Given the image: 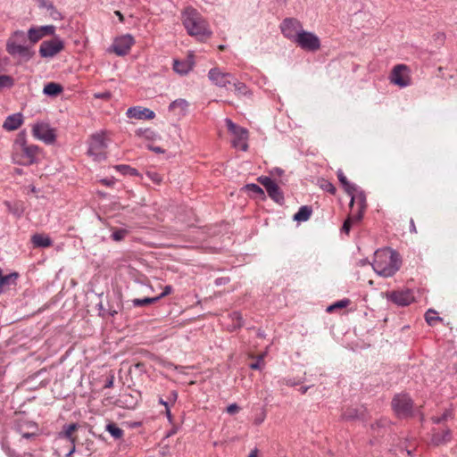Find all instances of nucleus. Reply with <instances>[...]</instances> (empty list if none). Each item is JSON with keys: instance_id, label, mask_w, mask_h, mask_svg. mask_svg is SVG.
Segmentation results:
<instances>
[{"instance_id": "f257e3e1", "label": "nucleus", "mask_w": 457, "mask_h": 457, "mask_svg": "<svg viewBox=\"0 0 457 457\" xmlns=\"http://www.w3.org/2000/svg\"><path fill=\"white\" fill-rule=\"evenodd\" d=\"M181 21L187 33L198 41L204 42L212 35L207 21L194 7L185 8L181 13Z\"/></svg>"}, {"instance_id": "f03ea898", "label": "nucleus", "mask_w": 457, "mask_h": 457, "mask_svg": "<svg viewBox=\"0 0 457 457\" xmlns=\"http://www.w3.org/2000/svg\"><path fill=\"white\" fill-rule=\"evenodd\" d=\"M371 265L378 275L388 278L400 270L402 259L396 251L391 248H383L375 252Z\"/></svg>"}, {"instance_id": "7ed1b4c3", "label": "nucleus", "mask_w": 457, "mask_h": 457, "mask_svg": "<svg viewBox=\"0 0 457 457\" xmlns=\"http://www.w3.org/2000/svg\"><path fill=\"white\" fill-rule=\"evenodd\" d=\"M39 151L37 145L28 144L26 132L21 131L12 145V160L19 165L29 166L37 162V156Z\"/></svg>"}, {"instance_id": "20e7f679", "label": "nucleus", "mask_w": 457, "mask_h": 457, "mask_svg": "<svg viewBox=\"0 0 457 457\" xmlns=\"http://www.w3.org/2000/svg\"><path fill=\"white\" fill-rule=\"evenodd\" d=\"M107 143L104 132L93 134L88 142L87 154L96 162H101L106 159Z\"/></svg>"}, {"instance_id": "39448f33", "label": "nucleus", "mask_w": 457, "mask_h": 457, "mask_svg": "<svg viewBox=\"0 0 457 457\" xmlns=\"http://www.w3.org/2000/svg\"><path fill=\"white\" fill-rule=\"evenodd\" d=\"M228 130L233 135L232 145L236 148H240L243 151L248 149V131L246 129L242 128L234 123L230 119L225 120Z\"/></svg>"}, {"instance_id": "423d86ee", "label": "nucleus", "mask_w": 457, "mask_h": 457, "mask_svg": "<svg viewBox=\"0 0 457 457\" xmlns=\"http://www.w3.org/2000/svg\"><path fill=\"white\" fill-rule=\"evenodd\" d=\"M392 408L399 418H408L412 416L413 402L406 394L395 395L392 400Z\"/></svg>"}, {"instance_id": "0eeeda50", "label": "nucleus", "mask_w": 457, "mask_h": 457, "mask_svg": "<svg viewBox=\"0 0 457 457\" xmlns=\"http://www.w3.org/2000/svg\"><path fill=\"white\" fill-rule=\"evenodd\" d=\"M390 82L400 87H406L411 85V79L410 69L405 64L395 65L389 76Z\"/></svg>"}, {"instance_id": "6e6552de", "label": "nucleus", "mask_w": 457, "mask_h": 457, "mask_svg": "<svg viewBox=\"0 0 457 457\" xmlns=\"http://www.w3.org/2000/svg\"><path fill=\"white\" fill-rule=\"evenodd\" d=\"M294 43L302 49L310 52H315L320 48V40L318 36L304 29L298 35V37Z\"/></svg>"}, {"instance_id": "1a4fd4ad", "label": "nucleus", "mask_w": 457, "mask_h": 457, "mask_svg": "<svg viewBox=\"0 0 457 457\" xmlns=\"http://www.w3.org/2000/svg\"><path fill=\"white\" fill-rule=\"evenodd\" d=\"M281 32L285 37L295 42L303 31L302 23L295 18L285 19L280 25Z\"/></svg>"}, {"instance_id": "9d476101", "label": "nucleus", "mask_w": 457, "mask_h": 457, "mask_svg": "<svg viewBox=\"0 0 457 457\" xmlns=\"http://www.w3.org/2000/svg\"><path fill=\"white\" fill-rule=\"evenodd\" d=\"M209 80L219 87H226L234 81V75L230 72L223 71L219 67H213L208 71Z\"/></svg>"}, {"instance_id": "9b49d317", "label": "nucleus", "mask_w": 457, "mask_h": 457, "mask_svg": "<svg viewBox=\"0 0 457 457\" xmlns=\"http://www.w3.org/2000/svg\"><path fill=\"white\" fill-rule=\"evenodd\" d=\"M32 135L35 138L47 145L54 144L56 139L54 129L46 123H37L32 128Z\"/></svg>"}, {"instance_id": "f8f14e48", "label": "nucleus", "mask_w": 457, "mask_h": 457, "mask_svg": "<svg viewBox=\"0 0 457 457\" xmlns=\"http://www.w3.org/2000/svg\"><path fill=\"white\" fill-rule=\"evenodd\" d=\"M258 181L265 187L269 196L276 203L282 204L284 203V195L278 186L273 179L267 176H261Z\"/></svg>"}, {"instance_id": "ddd939ff", "label": "nucleus", "mask_w": 457, "mask_h": 457, "mask_svg": "<svg viewBox=\"0 0 457 457\" xmlns=\"http://www.w3.org/2000/svg\"><path fill=\"white\" fill-rule=\"evenodd\" d=\"M64 48L62 40L59 37H54L51 40L43 41L39 47V54L41 57L49 58L54 57Z\"/></svg>"}, {"instance_id": "4468645a", "label": "nucleus", "mask_w": 457, "mask_h": 457, "mask_svg": "<svg viewBox=\"0 0 457 457\" xmlns=\"http://www.w3.org/2000/svg\"><path fill=\"white\" fill-rule=\"evenodd\" d=\"M134 43L135 40L133 37L129 34H127L120 37H117L113 41L111 48L112 52H114L117 55L124 56L129 54Z\"/></svg>"}, {"instance_id": "2eb2a0df", "label": "nucleus", "mask_w": 457, "mask_h": 457, "mask_svg": "<svg viewBox=\"0 0 457 457\" xmlns=\"http://www.w3.org/2000/svg\"><path fill=\"white\" fill-rule=\"evenodd\" d=\"M387 299L398 306H407L414 300L410 290L393 291L387 294Z\"/></svg>"}, {"instance_id": "dca6fc26", "label": "nucleus", "mask_w": 457, "mask_h": 457, "mask_svg": "<svg viewBox=\"0 0 457 457\" xmlns=\"http://www.w3.org/2000/svg\"><path fill=\"white\" fill-rule=\"evenodd\" d=\"M452 431L449 428H445L442 430L433 428L431 436V444L434 446L445 445L452 440Z\"/></svg>"}, {"instance_id": "f3484780", "label": "nucleus", "mask_w": 457, "mask_h": 457, "mask_svg": "<svg viewBox=\"0 0 457 457\" xmlns=\"http://www.w3.org/2000/svg\"><path fill=\"white\" fill-rule=\"evenodd\" d=\"M126 114L129 118L137 120H152L155 117V113L152 110L140 106L129 108Z\"/></svg>"}, {"instance_id": "a211bd4d", "label": "nucleus", "mask_w": 457, "mask_h": 457, "mask_svg": "<svg viewBox=\"0 0 457 457\" xmlns=\"http://www.w3.org/2000/svg\"><path fill=\"white\" fill-rule=\"evenodd\" d=\"M6 51L12 56H20L25 60H29L34 55V52L30 49V46L26 45L12 46Z\"/></svg>"}, {"instance_id": "6ab92c4d", "label": "nucleus", "mask_w": 457, "mask_h": 457, "mask_svg": "<svg viewBox=\"0 0 457 457\" xmlns=\"http://www.w3.org/2000/svg\"><path fill=\"white\" fill-rule=\"evenodd\" d=\"M351 196L349 206L351 209L353 208L354 204L357 205L358 210L365 212L367 208V201L365 193L357 187V191L349 195Z\"/></svg>"}, {"instance_id": "aec40b11", "label": "nucleus", "mask_w": 457, "mask_h": 457, "mask_svg": "<svg viewBox=\"0 0 457 457\" xmlns=\"http://www.w3.org/2000/svg\"><path fill=\"white\" fill-rule=\"evenodd\" d=\"M23 122L22 114L18 112L9 115L4 124L3 128L8 131H12L21 127Z\"/></svg>"}, {"instance_id": "412c9836", "label": "nucleus", "mask_w": 457, "mask_h": 457, "mask_svg": "<svg viewBox=\"0 0 457 457\" xmlns=\"http://www.w3.org/2000/svg\"><path fill=\"white\" fill-rule=\"evenodd\" d=\"M31 242L34 247H49L53 245V241L49 236L46 234L37 233L31 237Z\"/></svg>"}, {"instance_id": "4be33fe9", "label": "nucleus", "mask_w": 457, "mask_h": 457, "mask_svg": "<svg viewBox=\"0 0 457 457\" xmlns=\"http://www.w3.org/2000/svg\"><path fill=\"white\" fill-rule=\"evenodd\" d=\"M27 42V36L21 30L15 31L7 40L6 49L11 48V45L12 46H21L25 45Z\"/></svg>"}, {"instance_id": "5701e85b", "label": "nucleus", "mask_w": 457, "mask_h": 457, "mask_svg": "<svg viewBox=\"0 0 457 457\" xmlns=\"http://www.w3.org/2000/svg\"><path fill=\"white\" fill-rule=\"evenodd\" d=\"M18 277L19 275L17 272H12L8 275H3V271L0 269V293H2L5 287L11 285H15Z\"/></svg>"}, {"instance_id": "b1692460", "label": "nucleus", "mask_w": 457, "mask_h": 457, "mask_svg": "<svg viewBox=\"0 0 457 457\" xmlns=\"http://www.w3.org/2000/svg\"><path fill=\"white\" fill-rule=\"evenodd\" d=\"M15 430L18 433H23V431L38 430V427L34 421L21 419L16 421Z\"/></svg>"}, {"instance_id": "393cba45", "label": "nucleus", "mask_w": 457, "mask_h": 457, "mask_svg": "<svg viewBox=\"0 0 457 457\" xmlns=\"http://www.w3.org/2000/svg\"><path fill=\"white\" fill-rule=\"evenodd\" d=\"M337 179L347 195L357 191V186L349 182L342 170L337 171Z\"/></svg>"}, {"instance_id": "a878e982", "label": "nucleus", "mask_w": 457, "mask_h": 457, "mask_svg": "<svg viewBox=\"0 0 457 457\" xmlns=\"http://www.w3.org/2000/svg\"><path fill=\"white\" fill-rule=\"evenodd\" d=\"M312 213V209L311 206L303 205L301 206L298 212L294 215V220L296 221H306L310 219Z\"/></svg>"}, {"instance_id": "bb28decb", "label": "nucleus", "mask_w": 457, "mask_h": 457, "mask_svg": "<svg viewBox=\"0 0 457 457\" xmlns=\"http://www.w3.org/2000/svg\"><path fill=\"white\" fill-rule=\"evenodd\" d=\"M78 428H79V424H77V423H71V424L64 425L62 427V430L61 432H59L58 436L60 438H64L66 440L71 439V437L75 436L73 434Z\"/></svg>"}, {"instance_id": "cd10ccee", "label": "nucleus", "mask_w": 457, "mask_h": 457, "mask_svg": "<svg viewBox=\"0 0 457 457\" xmlns=\"http://www.w3.org/2000/svg\"><path fill=\"white\" fill-rule=\"evenodd\" d=\"M62 90L63 87L62 85L55 82H49L44 87L43 93L49 96H56L62 93Z\"/></svg>"}, {"instance_id": "c85d7f7f", "label": "nucleus", "mask_w": 457, "mask_h": 457, "mask_svg": "<svg viewBox=\"0 0 457 457\" xmlns=\"http://www.w3.org/2000/svg\"><path fill=\"white\" fill-rule=\"evenodd\" d=\"M363 415L364 411H360L356 408H348L343 412L342 419L345 420H353L363 419Z\"/></svg>"}, {"instance_id": "c756f323", "label": "nucleus", "mask_w": 457, "mask_h": 457, "mask_svg": "<svg viewBox=\"0 0 457 457\" xmlns=\"http://www.w3.org/2000/svg\"><path fill=\"white\" fill-rule=\"evenodd\" d=\"M173 70L177 73L184 75L191 70V65L186 61L174 60Z\"/></svg>"}, {"instance_id": "7c9ffc66", "label": "nucleus", "mask_w": 457, "mask_h": 457, "mask_svg": "<svg viewBox=\"0 0 457 457\" xmlns=\"http://www.w3.org/2000/svg\"><path fill=\"white\" fill-rule=\"evenodd\" d=\"M234 87L235 94L237 96H246L249 93L246 85L234 77V81L231 83Z\"/></svg>"}, {"instance_id": "2f4dec72", "label": "nucleus", "mask_w": 457, "mask_h": 457, "mask_svg": "<svg viewBox=\"0 0 457 457\" xmlns=\"http://www.w3.org/2000/svg\"><path fill=\"white\" fill-rule=\"evenodd\" d=\"M106 430L115 439H120L124 435V431L113 422L107 424Z\"/></svg>"}, {"instance_id": "473e14b6", "label": "nucleus", "mask_w": 457, "mask_h": 457, "mask_svg": "<svg viewBox=\"0 0 457 457\" xmlns=\"http://www.w3.org/2000/svg\"><path fill=\"white\" fill-rule=\"evenodd\" d=\"M188 106V103L182 98L176 99L173 102H171L169 105L170 111H175L176 109H179L182 112H185Z\"/></svg>"}, {"instance_id": "72a5a7b5", "label": "nucleus", "mask_w": 457, "mask_h": 457, "mask_svg": "<svg viewBox=\"0 0 457 457\" xmlns=\"http://www.w3.org/2000/svg\"><path fill=\"white\" fill-rule=\"evenodd\" d=\"M425 320L429 326H434L436 321H441L442 318L437 316L435 310L429 309L425 313Z\"/></svg>"}, {"instance_id": "f704fd0d", "label": "nucleus", "mask_w": 457, "mask_h": 457, "mask_svg": "<svg viewBox=\"0 0 457 457\" xmlns=\"http://www.w3.org/2000/svg\"><path fill=\"white\" fill-rule=\"evenodd\" d=\"M160 300V297H145V298H142V299H134L132 301L133 303V305L136 306V307H142V306H145V305H148V304H151V303H154L156 302H158Z\"/></svg>"}, {"instance_id": "c9c22d12", "label": "nucleus", "mask_w": 457, "mask_h": 457, "mask_svg": "<svg viewBox=\"0 0 457 457\" xmlns=\"http://www.w3.org/2000/svg\"><path fill=\"white\" fill-rule=\"evenodd\" d=\"M245 188L249 194H251L253 195L260 196V197L264 196V191L262 190V188L261 187H259L256 184H247L245 187Z\"/></svg>"}, {"instance_id": "e433bc0d", "label": "nucleus", "mask_w": 457, "mask_h": 457, "mask_svg": "<svg viewBox=\"0 0 457 457\" xmlns=\"http://www.w3.org/2000/svg\"><path fill=\"white\" fill-rule=\"evenodd\" d=\"M229 318L231 319L233 324L232 327L234 329L239 328L243 326V317L240 312H233L229 314Z\"/></svg>"}, {"instance_id": "4c0bfd02", "label": "nucleus", "mask_w": 457, "mask_h": 457, "mask_svg": "<svg viewBox=\"0 0 457 457\" xmlns=\"http://www.w3.org/2000/svg\"><path fill=\"white\" fill-rule=\"evenodd\" d=\"M28 38L31 44H35L39 41L43 37L38 28H30L28 31Z\"/></svg>"}, {"instance_id": "58836bf2", "label": "nucleus", "mask_w": 457, "mask_h": 457, "mask_svg": "<svg viewBox=\"0 0 457 457\" xmlns=\"http://www.w3.org/2000/svg\"><path fill=\"white\" fill-rule=\"evenodd\" d=\"M319 186H320V187L322 190H324V191H326V192H328V193H330V194H331V195H334L336 194V192H337V188H336V187H335V186H334L330 181H328V180H327V179H320V180L319 181Z\"/></svg>"}, {"instance_id": "ea45409f", "label": "nucleus", "mask_w": 457, "mask_h": 457, "mask_svg": "<svg viewBox=\"0 0 457 457\" xmlns=\"http://www.w3.org/2000/svg\"><path fill=\"white\" fill-rule=\"evenodd\" d=\"M115 168L117 170H119L120 172H121L124 175H130V176L138 175V171L135 168H132L129 165L120 164V165H117Z\"/></svg>"}, {"instance_id": "a19ab883", "label": "nucleus", "mask_w": 457, "mask_h": 457, "mask_svg": "<svg viewBox=\"0 0 457 457\" xmlns=\"http://www.w3.org/2000/svg\"><path fill=\"white\" fill-rule=\"evenodd\" d=\"M452 418H453L452 410H445V412L441 416H438V417L434 416L431 418V420L434 424H440V423L446 421L448 419H452Z\"/></svg>"}, {"instance_id": "79ce46f5", "label": "nucleus", "mask_w": 457, "mask_h": 457, "mask_svg": "<svg viewBox=\"0 0 457 457\" xmlns=\"http://www.w3.org/2000/svg\"><path fill=\"white\" fill-rule=\"evenodd\" d=\"M363 213L364 212L361 211V210H358L356 209L353 210V208L352 209V213L348 216V220H351V222L353 224H355V223H358L361 220L362 217H363Z\"/></svg>"}, {"instance_id": "37998d69", "label": "nucleus", "mask_w": 457, "mask_h": 457, "mask_svg": "<svg viewBox=\"0 0 457 457\" xmlns=\"http://www.w3.org/2000/svg\"><path fill=\"white\" fill-rule=\"evenodd\" d=\"M14 85V79L8 75L0 76V90L4 87H12Z\"/></svg>"}, {"instance_id": "c03bdc74", "label": "nucleus", "mask_w": 457, "mask_h": 457, "mask_svg": "<svg viewBox=\"0 0 457 457\" xmlns=\"http://www.w3.org/2000/svg\"><path fill=\"white\" fill-rule=\"evenodd\" d=\"M349 304H350V300L349 299H343V300L337 301L335 303L329 305L327 308V312H331L335 309L345 308V307L348 306Z\"/></svg>"}, {"instance_id": "a18cd8bd", "label": "nucleus", "mask_w": 457, "mask_h": 457, "mask_svg": "<svg viewBox=\"0 0 457 457\" xmlns=\"http://www.w3.org/2000/svg\"><path fill=\"white\" fill-rule=\"evenodd\" d=\"M128 235V230L123 228L115 229L112 231L111 237L114 241H121L125 238V237Z\"/></svg>"}, {"instance_id": "49530a36", "label": "nucleus", "mask_w": 457, "mask_h": 457, "mask_svg": "<svg viewBox=\"0 0 457 457\" xmlns=\"http://www.w3.org/2000/svg\"><path fill=\"white\" fill-rule=\"evenodd\" d=\"M145 175L156 185L161 184L162 181V176L154 170H147Z\"/></svg>"}, {"instance_id": "de8ad7c7", "label": "nucleus", "mask_w": 457, "mask_h": 457, "mask_svg": "<svg viewBox=\"0 0 457 457\" xmlns=\"http://www.w3.org/2000/svg\"><path fill=\"white\" fill-rule=\"evenodd\" d=\"M265 353L260 354L257 356V359L254 362L251 363L250 364V368L252 370H262L263 367H264V357H265Z\"/></svg>"}, {"instance_id": "09e8293b", "label": "nucleus", "mask_w": 457, "mask_h": 457, "mask_svg": "<svg viewBox=\"0 0 457 457\" xmlns=\"http://www.w3.org/2000/svg\"><path fill=\"white\" fill-rule=\"evenodd\" d=\"M40 33L42 34V37L47 36V35H54L55 32V27L54 25H46L41 26L38 28Z\"/></svg>"}, {"instance_id": "8fccbe9b", "label": "nucleus", "mask_w": 457, "mask_h": 457, "mask_svg": "<svg viewBox=\"0 0 457 457\" xmlns=\"http://www.w3.org/2000/svg\"><path fill=\"white\" fill-rule=\"evenodd\" d=\"M121 305L120 302H117L116 306L109 303V308L107 309V314L113 317L120 311Z\"/></svg>"}, {"instance_id": "3c124183", "label": "nucleus", "mask_w": 457, "mask_h": 457, "mask_svg": "<svg viewBox=\"0 0 457 457\" xmlns=\"http://www.w3.org/2000/svg\"><path fill=\"white\" fill-rule=\"evenodd\" d=\"M266 419V411L265 409H262V411L255 415L253 420V424L256 426L261 425Z\"/></svg>"}, {"instance_id": "603ef678", "label": "nucleus", "mask_w": 457, "mask_h": 457, "mask_svg": "<svg viewBox=\"0 0 457 457\" xmlns=\"http://www.w3.org/2000/svg\"><path fill=\"white\" fill-rule=\"evenodd\" d=\"M47 11L49 12L50 17L54 21H59L62 19L61 12L54 7V4L52 5V8H49Z\"/></svg>"}, {"instance_id": "864d4df0", "label": "nucleus", "mask_w": 457, "mask_h": 457, "mask_svg": "<svg viewBox=\"0 0 457 457\" xmlns=\"http://www.w3.org/2000/svg\"><path fill=\"white\" fill-rule=\"evenodd\" d=\"M35 1L39 8H45L46 10H48L49 8H52V5L54 4L49 0H35Z\"/></svg>"}, {"instance_id": "5fc2aeb1", "label": "nucleus", "mask_w": 457, "mask_h": 457, "mask_svg": "<svg viewBox=\"0 0 457 457\" xmlns=\"http://www.w3.org/2000/svg\"><path fill=\"white\" fill-rule=\"evenodd\" d=\"M388 425L386 419H381L371 425V428L375 430L377 428H386Z\"/></svg>"}, {"instance_id": "6e6d98bb", "label": "nucleus", "mask_w": 457, "mask_h": 457, "mask_svg": "<svg viewBox=\"0 0 457 457\" xmlns=\"http://www.w3.org/2000/svg\"><path fill=\"white\" fill-rule=\"evenodd\" d=\"M23 438L31 439L37 436V430L31 431H23V433H20Z\"/></svg>"}, {"instance_id": "4d7b16f0", "label": "nucleus", "mask_w": 457, "mask_h": 457, "mask_svg": "<svg viewBox=\"0 0 457 457\" xmlns=\"http://www.w3.org/2000/svg\"><path fill=\"white\" fill-rule=\"evenodd\" d=\"M239 410L240 407L237 403H231L227 407V412L230 415L237 413Z\"/></svg>"}, {"instance_id": "13d9d810", "label": "nucleus", "mask_w": 457, "mask_h": 457, "mask_svg": "<svg viewBox=\"0 0 457 457\" xmlns=\"http://www.w3.org/2000/svg\"><path fill=\"white\" fill-rule=\"evenodd\" d=\"M352 225L353 224L351 222V220L346 219L342 226V232L349 234Z\"/></svg>"}, {"instance_id": "bf43d9fd", "label": "nucleus", "mask_w": 457, "mask_h": 457, "mask_svg": "<svg viewBox=\"0 0 457 457\" xmlns=\"http://www.w3.org/2000/svg\"><path fill=\"white\" fill-rule=\"evenodd\" d=\"M9 457H32V454L29 453H18L15 451H9L8 453Z\"/></svg>"}, {"instance_id": "052dcab7", "label": "nucleus", "mask_w": 457, "mask_h": 457, "mask_svg": "<svg viewBox=\"0 0 457 457\" xmlns=\"http://www.w3.org/2000/svg\"><path fill=\"white\" fill-rule=\"evenodd\" d=\"M171 292H172V287L170 285L165 286V287L163 288V291L157 297H160V299H162V297L171 294Z\"/></svg>"}, {"instance_id": "680f3d73", "label": "nucleus", "mask_w": 457, "mask_h": 457, "mask_svg": "<svg viewBox=\"0 0 457 457\" xmlns=\"http://www.w3.org/2000/svg\"><path fill=\"white\" fill-rule=\"evenodd\" d=\"M113 383H114V375L111 374V375H109V377L107 378V379L105 381L104 388H111V387H112L113 386Z\"/></svg>"}, {"instance_id": "e2e57ef3", "label": "nucleus", "mask_w": 457, "mask_h": 457, "mask_svg": "<svg viewBox=\"0 0 457 457\" xmlns=\"http://www.w3.org/2000/svg\"><path fill=\"white\" fill-rule=\"evenodd\" d=\"M95 97L96 98H99V99L108 100L111 97V93L110 92H104V93L96 94Z\"/></svg>"}, {"instance_id": "0e129e2a", "label": "nucleus", "mask_w": 457, "mask_h": 457, "mask_svg": "<svg viewBox=\"0 0 457 457\" xmlns=\"http://www.w3.org/2000/svg\"><path fill=\"white\" fill-rule=\"evenodd\" d=\"M177 398H178L177 391L170 392V396H169V401L175 403Z\"/></svg>"}, {"instance_id": "69168bd1", "label": "nucleus", "mask_w": 457, "mask_h": 457, "mask_svg": "<svg viewBox=\"0 0 457 457\" xmlns=\"http://www.w3.org/2000/svg\"><path fill=\"white\" fill-rule=\"evenodd\" d=\"M99 306V315L102 316V317H104L106 314H107V310H105L103 306V303H100L98 304Z\"/></svg>"}, {"instance_id": "338daca9", "label": "nucleus", "mask_w": 457, "mask_h": 457, "mask_svg": "<svg viewBox=\"0 0 457 457\" xmlns=\"http://www.w3.org/2000/svg\"><path fill=\"white\" fill-rule=\"evenodd\" d=\"M410 231L412 232V233H416L417 232L416 226H415L414 220L412 219H411V221H410Z\"/></svg>"}, {"instance_id": "774afa93", "label": "nucleus", "mask_w": 457, "mask_h": 457, "mask_svg": "<svg viewBox=\"0 0 457 457\" xmlns=\"http://www.w3.org/2000/svg\"><path fill=\"white\" fill-rule=\"evenodd\" d=\"M248 457H258V450L256 448L252 450Z\"/></svg>"}]
</instances>
